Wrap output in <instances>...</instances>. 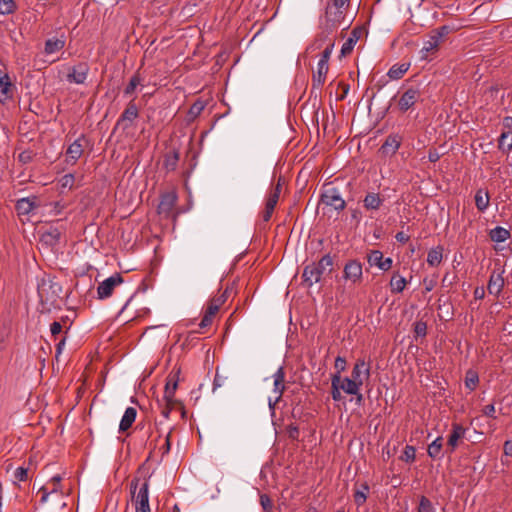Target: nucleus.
<instances>
[{
	"instance_id": "1",
	"label": "nucleus",
	"mask_w": 512,
	"mask_h": 512,
	"mask_svg": "<svg viewBox=\"0 0 512 512\" xmlns=\"http://www.w3.org/2000/svg\"><path fill=\"white\" fill-rule=\"evenodd\" d=\"M349 0H333V4L327 6L325 19L322 22L323 36L319 38L312 48L320 49L322 42L328 39V34L337 28L344 19V10L348 6Z\"/></svg>"
},
{
	"instance_id": "2",
	"label": "nucleus",
	"mask_w": 512,
	"mask_h": 512,
	"mask_svg": "<svg viewBox=\"0 0 512 512\" xmlns=\"http://www.w3.org/2000/svg\"><path fill=\"white\" fill-rule=\"evenodd\" d=\"M333 260L329 255L323 256L317 263L307 265L303 271V279L307 286L318 283L321 277L331 272Z\"/></svg>"
},
{
	"instance_id": "3",
	"label": "nucleus",
	"mask_w": 512,
	"mask_h": 512,
	"mask_svg": "<svg viewBox=\"0 0 512 512\" xmlns=\"http://www.w3.org/2000/svg\"><path fill=\"white\" fill-rule=\"evenodd\" d=\"M326 41L327 43L322 52V56L317 63L316 71L313 73L312 81L314 88H320L324 84L329 69L328 62L334 48V42L332 39H327Z\"/></svg>"
},
{
	"instance_id": "4",
	"label": "nucleus",
	"mask_w": 512,
	"mask_h": 512,
	"mask_svg": "<svg viewBox=\"0 0 512 512\" xmlns=\"http://www.w3.org/2000/svg\"><path fill=\"white\" fill-rule=\"evenodd\" d=\"M138 479L131 481L130 489L133 495V499L135 502L136 512H151L149 506V484L147 481L143 482L142 485L138 488Z\"/></svg>"
},
{
	"instance_id": "5",
	"label": "nucleus",
	"mask_w": 512,
	"mask_h": 512,
	"mask_svg": "<svg viewBox=\"0 0 512 512\" xmlns=\"http://www.w3.org/2000/svg\"><path fill=\"white\" fill-rule=\"evenodd\" d=\"M322 204L333 208L336 211H341L345 208V200L341 197L336 188H328L321 196Z\"/></svg>"
},
{
	"instance_id": "6",
	"label": "nucleus",
	"mask_w": 512,
	"mask_h": 512,
	"mask_svg": "<svg viewBox=\"0 0 512 512\" xmlns=\"http://www.w3.org/2000/svg\"><path fill=\"white\" fill-rule=\"evenodd\" d=\"M272 377H273V384H274L273 393L275 394V396H274V398H272V397L268 398V404H269L270 409H274L276 403L281 399V396L285 389V385H284L285 373H284L283 368L279 367L277 369V371L273 374Z\"/></svg>"
},
{
	"instance_id": "7",
	"label": "nucleus",
	"mask_w": 512,
	"mask_h": 512,
	"mask_svg": "<svg viewBox=\"0 0 512 512\" xmlns=\"http://www.w3.org/2000/svg\"><path fill=\"white\" fill-rule=\"evenodd\" d=\"M176 389H177V381L174 379H169L165 385L164 396H163V400L166 403V408L163 410L162 414L165 417H168L171 410L176 405H178V401L175 398Z\"/></svg>"
},
{
	"instance_id": "8",
	"label": "nucleus",
	"mask_w": 512,
	"mask_h": 512,
	"mask_svg": "<svg viewBox=\"0 0 512 512\" xmlns=\"http://www.w3.org/2000/svg\"><path fill=\"white\" fill-rule=\"evenodd\" d=\"M123 282L122 277L119 274H114L109 278L102 281L98 288L97 294L99 299H106L112 295L115 287L119 286Z\"/></svg>"
},
{
	"instance_id": "9",
	"label": "nucleus",
	"mask_w": 512,
	"mask_h": 512,
	"mask_svg": "<svg viewBox=\"0 0 512 512\" xmlns=\"http://www.w3.org/2000/svg\"><path fill=\"white\" fill-rule=\"evenodd\" d=\"M351 378L359 386H362L370 378V366L364 359L357 360L353 367Z\"/></svg>"
},
{
	"instance_id": "10",
	"label": "nucleus",
	"mask_w": 512,
	"mask_h": 512,
	"mask_svg": "<svg viewBox=\"0 0 512 512\" xmlns=\"http://www.w3.org/2000/svg\"><path fill=\"white\" fill-rule=\"evenodd\" d=\"M367 261L370 266H375L382 271H388L393 263L391 258H384L379 250H372L367 256Z\"/></svg>"
},
{
	"instance_id": "11",
	"label": "nucleus",
	"mask_w": 512,
	"mask_h": 512,
	"mask_svg": "<svg viewBox=\"0 0 512 512\" xmlns=\"http://www.w3.org/2000/svg\"><path fill=\"white\" fill-rule=\"evenodd\" d=\"M442 34L439 33L437 35L431 36L427 41L424 42L423 47L420 50V59L428 60L431 55H433L439 48L440 39Z\"/></svg>"
},
{
	"instance_id": "12",
	"label": "nucleus",
	"mask_w": 512,
	"mask_h": 512,
	"mask_svg": "<svg viewBox=\"0 0 512 512\" xmlns=\"http://www.w3.org/2000/svg\"><path fill=\"white\" fill-rule=\"evenodd\" d=\"M344 278L356 283L362 278V265L356 260L349 261L344 267Z\"/></svg>"
},
{
	"instance_id": "13",
	"label": "nucleus",
	"mask_w": 512,
	"mask_h": 512,
	"mask_svg": "<svg viewBox=\"0 0 512 512\" xmlns=\"http://www.w3.org/2000/svg\"><path fill=\"white\" fill-rule=\"evenodd\" d=\"M503 270H494L488 282V292L492 295L498 296L504 286Z\"/></svg>"
},
{
	"instance_id": "14",
	"label": "nucleus",
	"mask_w": 512,
	"mask_h": 512,
	"mask_svg": "<svg viewBox=\"0 0 512 512\" xmlns=\"http://www.w3.org/2000/svg\"><path fill=\"white\" fill-rule=\"evenodd\" d=\"M89 68L86 64H79L72 68L67 75L68 81L76 84H83L88 75Z\"/></svg>"
},
{
	"instance_id": "15",
	"label": "nucleus",
	"mask_w": 512,
	"mask_h": 512,
	"mask_svg": "<svg viewBox=\"0 0 512 512\" xmlns=\"http://www.w3.org/2000/svg\"><path fill=\"white\" fill-rule=\"evenodd\" d=\"M420 98V93L417 89H408L405 91L399 99V108L402 111L408 110L412 107Z\"/></svg>"
},
{
	"instance_id": "16",
	"label": "nucleus",
	"mask_w": 512,
	"mask_h": 512,
	"mask_svg": "<svg viewBox=\"0 0 512 512\" xmlns=\"http://www.w3.org/2000/svg\"><path fill=\"white\" fill-rule=\"evenodd\" d=\"M465 431L466 430L461 425H459V424L453 425L452 431L449 435L448 442H447L448 449L450 452L454 451L455 448L458 446L459 440L464 438Z\"/></svg>"
},
{
	"instance_id": "17",
	"label": "nucleus",
	"mask_w": 512,
	"mask_h": 512,
	"mask_svg": "<svg viewBox=\"0 0 512 512\" xmlns=\"http://www.w3.org/2000/svg\"><path fill=\"white\" fill-rule=\"evenodd\" d=\"M177 197L174 193H167L162 196L158 206V212L160 214L169 215L173 206L175 205Z\"/></svg>"
},
{
	"instance_id": "18",
	"label": "nucleus",
	"mask_w": 512,
	"mask_h": 512,
	"mask_svg": "<svg viewBox=\"0 0 512 512\" xmlns=\"http://www.w3.org/2000/svg\"><path fill=\"white\" fill-rule=\"evenodd\" d=\"M360 388L361 386H359L352 378L341 377L342 391L349 395H358L359 401L362 399V395L360 394Z\"/></svg>"
},
{
	"instance_id": "19",
	"label": "nucleus",
	"mask_w": 512,
	"mask_h": 512,
	"mask_svg": "<svg viewBox=\"0 0 512 512\" xmlns=\"http://www.w3.org/2000/svg\"><path fill=\"white\" fill-rule=\"evenodd\" d=\"M12 97V83L7 74L0 77V102L4 103Z\"/></svg>"
},
{
	"instance_id": "20",
	"label": "nucleus",
	"mask_w": 512,
	"mask_h": 512,
	"mask_svg": "<svg viewBox=\"0 0 512 512\" xmlns=\"http://www.w3.org/2000/svg\"><path fill=\"white\" fill-rule=\"evenodd\" d=\"M384 199L378 193L370 192L363 199V205L367 210H378Z\"/></svg>"
},
{
	"instance_id": "21",
	"label": "nucleus",
	"mask_w": 512,
	"mask_h": 512,
	"mask_svg": "<svg viewBox=\"0 0 512 512\" xmlns=\"http://www.w3.org/2000/svg\"><path fill=\"white\" fill-rule=\"evenodd\" d=\"M279 200V196L277 195V192H270L265 203V210L263 212L262 218L264 221H269L273 211L275 209V206L277 205Z\"/></svg>"
},
{
	"instance_id": "22",
	"label": "nucleus",
	"mask_w": 512,
	"mask_h": 512,
	"mask_svg": "<svg viewBox=\"0 0 512 512\" xmlns=\"http://www.w3.org/2000/svg\"><path fill=\"white\" fill-rule=\"evenodd\" d=\"M82 153L83 145L81 143V139H77L70 144L67 149V161L75 163L81 157Z\"/></svg>"
},
{
	"instance_id": "23",
	"label": "nucleus",
	"mask_w": 512,
	"mask_h": 512,
	"mask_svg": "<svg viewBox=\"0 0 512 512\" xmlns=\"http://www.w3.org/2000/svg\"><path fill=\"white\" fill-rule=\"evenodd\" d=\"M227 299V291H224L221 295L213 297L206 309V313L213 317L218 313L220 307L224 304Z\"/></svg>"
},
{
	"instance_id": "24",
	"label": "nucleus",
	"mask_w": 512,
	"mask_h": 512,
	"mask_svg": "<svg viewBox=\"0 0 512 512\" xmlns=\"http://www.w3.org/2000/svg\"><path fill=\"white\" fill-rule=\"evenodd\" d=\"M136 415V409L133 407H128L125 410L124 415L122 416V419L120 421L119 430L123 432L130 428L136 419Z\"/></svg>"
},
{
	"instance_id": "25",
	"label": "nucleus",
	"mask_w": 512,
	"mask_h": 512,
	"mask_svg": "<svg viewBox=\"0 0 512 512\" xmlns=\"http://www.w3.org/2000/svg\"><path fill=\"white\" fill-rule=\"evenodd\" d=\"M61 233L57 228H49L41 235V241L48 246H54L60 240Z\"/></svg>"
},
{
	"instance_id": "26",
	"label": "nucleus",
	"mask_w": 512,
	"mask_h": 512,
	"mask_svg": "<svg viewBox=\"0 0 512 512\" xmlns=\"http://www.w3.org/2000/svg\"><path fill=\"white\" fill-rule=\"evenodd\" d=\"M36 207L35 199L22 198L17 201L16 209L19 215H28Z\"/></svg>"
},
{
	"instance_id": "27",
	"label": "nucleus",
	"mask_w": 512,
	"mask_h": 512,
	"mask_svg": "<svg viewBox=\"0 0 512 512\" xmlns=\"http://www.w3.org/2000/svg\"><path fill=\"white\" fill-rule=\"evenodd\" d=\"M138 116V109L135 105H129L123 112L121 119L118 124H122L124 127L129 126Z\"/></svg>"
},
{
	"instance_id": "28",
	"label": "nucleus",
	"mask_w": 512,
	"mask_h": 512,
	"mask_svg": "<svg viewBox=\"0 0 512 512\" xmlns=\"http://www.w3.org/2000/svg\"><path fill=\"white\" fill-rule=\"evenodd\" d=\"M65 46V40L63 38H50L45 43V53L50 55L54 54Z\"/></svg>"
},
{
	"instance_id": "29",
	"label": "nucleus",
	"mask_w": 512,
	"mask_h": 512,
	"mask_svg": "<svg viewBox=\"0 0 512 512\" xmlns=\"http://www.w3.org/2000/svg\"><path fill=\"white\" fill-rule=\"evenodd\" d=\"M389 285L392 293H401L407 285V280L399 273H394Z\"/></svg>"
},
{
	"instance_id": "30",
	"label": "nucleus",
	"mask_w": 512,
	"mask_h": 512,
	"mask_svg": "<svg viewBox=\"0 0 512 512\" xmlns=\"http://www.w3.org/2000/svg\"><path fill=\"white\" fill-rule=\"evenodd\" d=\"M408 68L409 64L407 63L395 64L389 69L387 75L390 79L398 80L407 72Z\"/></svg>"
},
{
	"instance_id": "31",
	"label": "nucleus",
	"mask_w": 512,
	"mask_h": 512,
	"mask_svg": "<svg viewBox=\"0 0 512 512\" xmlns=\"http://www.w3.org/2000/svg\"><path fill=\"white\" fill-rule=\"evenodd\" d=\"M331 388H332L331 394H332L333 400L340 401L342 399L341 376L340 375H338V374L332 375Z\"/></svg>"
},
{
	"instance_id": "32",
	"label": "nucleus",
	"mask_w": 512,
	"mask_h": 512,
	"mask_svg": "<svg viewBox=\"0 0 512 512\" xmlns=\"http://www.w3.org/2000/svg\"><path fill=\"white\" fill-rule=\"evenodd\" d=\"M442 252H443V249L441 247H436V248L431 249L427 255V263L430 266H438L441 263L442 258H443Z\"/></svg>"
},
{
	"instance_id": "33",
	"label": "nucleus",
	"mask_w": 512,
	"mask_h": 512,
	"mask_svg": "<svg viewBox=\"0 0 512 512\" xmlns=\"http://www.w3.org/2000/svg\"><path fill=\"white\" fill-rule=\"evenodd\" d=\"M509 235V231L503 227H496L490 231V238L495 242H504Z\"/></svg>"
},
{
	"instance_id": "34",
	"label": "nucleus",
	"mask_w": 512,
	"mask_h": 512,
	"mask_svg": "<svg viewBox=\"0 0 512 512\" xmlns=\"http://www.w3.org/2000/svg\"><path fill=\"white\" fill-rule=\"evenodd\" d=\"M443 447V442L441 437H437L429 446H428V455L431 458H439L441 455Z\"/></svg>"
},
{
	"instance_id": "35",
	"label": "nucleus",
	"mask_w": 512,
	"mask_h": 512,
	"mask_svg": "<svg viewBox=\"0 0 512 512\" xmlns=\"http://www.w3.org/2000/svg\"><path fill=\"white\" fill-rule=\"evenodd\" d=\"M475 203L476 207L480 211H484L489 205V196L487 192L483 190H478L475 195Z\"/></svg>"
},
{
	"instance_id": "36",
	"label": "nucleus",
	"mask_w": 512,
	"mask_h": 512,
	"mask_svg": "<svg viewBox=\"0 0 512 512\" xmlns=\"http://www.w3.org/2000/svg\"><path fill=\"white\" fill-rule=\"evenodd\" d=\"M369 487L367 484H362L354 493V501L358 506L364 504L367 499Z\"/></svg>"
},
{
	"instance_id": "37",
	"label": "nucleus",
	"mask_w": 512,
	"mask_h": 512,
	"mask_svg": "<svg viewBox=\"0 0 512 512\" xmlns=\"http://www.w3.org/2000/svg\"><path fill=\"white\" fill-rule=\"evenodd\" d=\"M499 148L503 151H509L512 148V133L503 132L499 138Z\"/></svg>"
},
{
	"instance_id": "38",
	"label": "nucleus",
	"mask_w": 512,
	"mask_h": 512,
	"mask_svg": "<svg viewBox=\"0 0 512 512\" xmlns=\"http://www.w3.org/2000/svg\"><path fill=\"white\" fill-rule=\"evenodd\" d=\"M16 4L14 0H0V14L8 15L15 11Z\"/></svg>"
},
{
	"instance_id": "39",
	"label": "nucleus",
	"mask_w": 512,
	"mask_h": 512,
	"mask_svg": "<svg viewBox=\"0 0 512 512\" xmlns=\"http://www.w3.org/2000/svg\"><path fill=\"white\" fill-rule=\"evenodd\" d=\"M399 146H400V142L397 139V137L396 136H390V137L387 138V140L385 141V143H384L382 148L386 152L394 153L399 148Z\"/></svg>"
},
{
	"instance_id": "40",
	"label": "nucleus",
	"mask_w": 512,
	"mask_h": 512,
	"mask_svg": "<svg viewBox=\"0 0 512 512\" xmlns=\"http://www.w3.org/2000/svg\"><path fill=\"white\" fill-rule=\"evenodd\" d=\"M75 183V176L73 174H65L59 179V187L64 189H72Z\"/></svg>"
},
{
	"instance_id": "41",
	"label": "nucleus",
	"mask_w": 512,
	"mask_h": 512,
	"mask_svg": "<svg viewBox=\"0 0 512 512\" xmlns=\"http://www.w3.org/2000/svg\"><path fill=\"white\" fill-rule=\"evenodd\" d=\"M478 383V375L474 371H468L465 379V385L468 389L474 390Z\"/></svg>"
},
{
	"instance_id": "42",
	"label": "nucleus",
	"mask_w": 512,
	"mask_h": 512,
	"mask_svg": "<svg viewBox=\"0 0 512 512\" xmlns=\"http://www.w3.org/2000/svg\"><path fill=\"white\" fill-rule=\"evenodd\" d=\"M416 451L413 446H406L403 454L401 455V460L405 462H413L415 460Z\"/></svg>"
},
{
	"instance_id": "43",
	"label": "nucleus",
	"mask_w": 512,
	"mask_h": 512,
	"mask_svg": "<svg viewBox=\"0 0 512 512\" xmlns=\"http://www.w3.org/2000/svg\"><path fill=\"white\" fill-rule=\"evenodd\" d=\"M140 83V77L138 75L133 76L125 89V94L133 93Z\"/></svg>"
},
{
	"instance_id": "44",
	"label": "nucleus",
	"mask_w": 512,
	"mask_h": 512,
	"mask_svg": "<svg viewBox=\"0 0 512 512\" xmlns=\"http://www.w3.org/2000/svg\"><path fill=\"white\" fill-rule=\"evenodd\" d=\"M335 369H336V373L335 374H338V375L341 376V373L346 369V360H345V358H343L341 356H338L335 359Z\"/></svg>"
},
{
	"instance_id": "45",
	"label": "nucleus",
	"mask_w": 512,
	"mask_h": 512,
	"mask_svg": "<svg viewBox=\"0 0 512 512\" xmlns=\"http://www.w3.org/2000/svg\"><path fill=\"white\" fill-rule=\"evenodd\" d=\"M14 478L19 481H25L28 478V471L24 467H18L14 472Z\"/></svg>"
},
{
	"instance_id": "46",
	"label": "nucleus",
	"mask_w": 512,
	"mask_h": 512,
	"mask_svg": "<svg viewBox=\"0 0 512 512\" xmlns=\"http://www.w3.org/2000/svg\"><path fill=\"white\" fill-rule=\"evenodd\" d=\"M418 512H431V503L427 498L422 497L419 504Z\"/></svg>"
},
{
	"instance_id": "47",
	"label": "nucleus",
	"mask_w": 512,
	"mask_h": 512,
	"mask_svg": "<svg viewBox=\"0 0 512 512\" xmlns=\"http://www.w3.org/2000/svg\"><path fill=\"white\" fill-rule=\"evenodd\" d=\"M353 46H354V40L353 39H348L343 45H342V48H341V54L342 55H346V54H349L352 49H353Z\"/></svg>"
},
{
	"instance_id": "48",
	"label": "nucleus",
	"mask_w": 512,
	"mask_h": 512,
	"mask_svg": "<svg viewBox=\"0 0 512 512\" xmlns=\"http://www.w3.org/2000/svg\"><path fill=\"white\" fill-rule=\"evenodd\" d=\"M260 503L263 509L266 511H270V509L272 508V502L267 495L260 496Z\"/></svg>"
},
{
	"instance_id": "49",
	"label": "nucleus",
	"mask_w": 512,
	"mask_h": 512,
	"mask_svg": "<svg viewBox=\"0 0 512 512\" xmlns=\"http://www.w3.org/2000/svg\"><path fill=\"white\" fill-rule=\"evenodd\" d=\"M414 330L418 336H424L426 334L427 326L424 322H417Z\"/></svg>"
},
{
	"instance_id": "50",
	"label": "nucleus",
	"mask_w": 512,
	"mask_h": 512,
	"mask_svg": "<svg viewBox=\"0 0 512 512\" xmlns=\"http://www.w3.org/2000/svg\"><path fill=\"white\" fill-rule=\"evenodd\" d=\"M204 105L201 102H197L190 108L189 114L197 116L203 110Z\"/></svg>"
},
{
	"instance_id": "51",
	"label": "nucleus",
	"mask_w": 512,
	"mask_h": 512,
	"mask_svg": "<svg viewBox=\"0 0 512 512\" xmlns=\"http://www.w3.org/2000/svg\"><path fill=\"white\" fill-rule=\"evenodd\" d=\"M212 320H213V316L209 315L208 313L205 312V314L200 322V327L205 328V327L209 326L212 323Z\"/></svg>"
},
{
	"instance_id": "52",
	"label": "nucleus",
	"mask_w": 512,
	"mask_h": 512,
	"mask_svg": "<svg viewBox=\"0 0 512 512\" xmlns=\"http://www.w3.org/2000/svg\"><path fill=\"white\" fill-rule=\"evenodd\" d=\"M212 320H213V316L209 315L208 313L205 312V314L200 322V327L205 328V327L209 326L212 323Z\"/></svg>"
},
{
	"instance_id": "53",
	"label": "nucleus",
	"mask_w": 512,
	"mask_h": 512,
	"mask_svg": "<svg viewBox=\"0 0 512 512\" xmlns=\"http://www.w3.org/2000/svg\"><path fill=\"white\" fill-rule=\"evenodd\" d=\"M62 330V326L59 322H53L50 327L52 335H58Z\"/></svg>"
},
{
	"instance_id": "54",
	"label": "nucleus",
	"mask_w": 512,
	"mask_h": 512,
	"mask_svg": "<svg viewBox=\"0 0 512 512\" xmlns=\"http://www.w3.org/2000/svg\"><path fill=\"white\" fill-rule=\"evenodd\" d=\"M483 413L488 417H495V406L493 404L485 406L483 409Z\"/></svg>"
},
{
	"instance_id": "55",
	"label": "nucleus",
	"mask_w": 512,
	"mask_h": 512,
	"mask_svg": "<svg viewBox=\"0 0 512 512\" xmlns=\"http://www.w3.org/2000/svg\"><path fill=\"white\" fill-rule=\"evenodd\" d=\"M396 240L401 243H406L409 240V236L404 232H398L395 236Z\"/></svg>"
},
{
	"instance_id": "56",
	"label": "nucleus",
	"mask_w": 512,
	"mask_h": 512,
	"mask_svg": "<svg viewBox=\"0 0 512 512\" xmlns=\"http://www.w3.org/2000/svg\"><path fill=\"white\" fill-rule=\"evenodd\" d=\"M485 295V290L483 287H477L474 291V297L476 299H482Z\"/></svg>"
},
{
	"instance_id": "57",
	"label": "nucleus",
	"mask_w": 512,
	"mask_h": 512,
	"mask_svg": "<svg viewBox=\"0 0 512 512\" xmlns=\"http://www.w3.org/2000/svg\"><path fill=\"white\" fill-rule=\"evenodd\" d=\"M170 435L168 434L165 440V444L161 447L163 454H167L170 451Z\"/></svg>"
},
{
	"instance_id": "58",
	"label": "nucleus",
	"mask_w": 512,
	"mask_h": 512,
	"mask_svg": "<svg viewBox=\"0 0 512 512\" xmlns=\"http://www.w3.org/2000/svg\"><path fill=\"white\" fill-rule=\"evenodd\" d=\"M504 452L506 455H512V441H506L504 444Z\"/></svg>"
},
{
	"instance_id": "59",
	"label": "nucleus",
	"mask_w": 512,
	"mask_h": 512,
	"mask_svg": "<svg viewBox=\"0 0 512 512\" xmlns=\"http://www.w3.org/2000/svg\"><path fill=\"white\" fill-rule=\"evenodd\" d=\"M281 188H282V186H281V182L279 180L277 185L272 189L271 192H277V195L280 197Z\"/></svg>"
},
{
	"instance_id": "60",
	"label": "nucleus",
	"mask_w": 512,
	"mask_h": 512,
	"mask_svg": "<svg viewBox=\"0 0 512 512\" xmlns=\"http://www.w3.org/2000/svg\"><path fill=\"white\" fill-rule=\"evenodd\" d=\"M281 188H282V186H281V182L279 180L277 185L272 189L271 192H277V195L280 197Z\"/></svg>"
},
{
	"instance_id": "61",
	"label": "nucleus",
	"mask_w": 512,
	"mask_h": 512,
	"mask_svg": "<svg viewBox=\"0 0 512 512\" xmlns=\"http://www.w3.org/2000/svg\"><path fill=\"white\" fill-rule=\"evenodd\" d=\"M429 159H430L431 161H436V160L438 159V155H437V154H430V155H429Z\"/></svg>"
},
{
	"instance_id": "62",
	"label": "nucleus",
	"mask_w": 512,
	"mask_h": 512,
	"mask_svg": "<svg viewBox=\"0 0 512 512\" xmlns=\"http://www.w3.org/2000/svg\"><path fill=\"white\" fill-rule=\"evenodd\" d=\"M63 345H64V341L59 342V344L57 346L58 352L61 351V349L63 348Z\"/></svg>"
},
{
	"instance_id": "63",
	"label": "nucleus",
	"mask_w": 512,
	"mask_h": 512,
	"mask_svg": "<svg viewBox=\"0 0 512 512\" xmlns=\"http://www.w3.org/2000/svg\"><path fill=\"white\" fill-rule=\"evenodd\" d=\"M28 158H29V156H26L25 154H21V155H20V159H21L22 161H26Z\"/></svg>"
},
{
	"instance_id": "64",
	"label": "nucleus",
	"mask_w": 512,
	"mask_h": 512,
	"mask_svg": "<svg viewBox=\"0 0 512 512\" xmlns=\"http://www.w3.org/2000/svg\"><path fill=\"white\" fill-rule=\"evenodd\" d=\"M60 479H61V478H60L59 476H54V477H53V480H54V481H56V482H59V481H60Z\"/></svg>"
}]
</instances>
